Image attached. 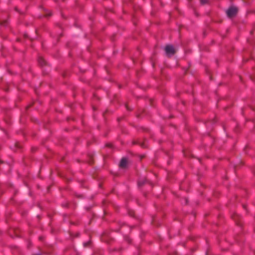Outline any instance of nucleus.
<instances>
[{"label":"nucleus","instance_id":"obj_3","mask_svg":"<svg viewBox=\"0 0 255 255\" xmlns=\"http://www.w3.org/2000/svg\"><path fill=\"white\" fill-rule=\"evenodd\" d=\"M127 160L126 158H123L122 159L120 163V166L122 168H125L127 165Z\"/></svg>","mask_w":255,"mask_h":255},{"label":"nucleus","instance_id":"obj_9","mask_svg":"<svg viewBox=\"0 0 255 255\" xmlns=\"http://www.w3.org/2000/svg\"><path fill=\"white\" fill-rule=\"evenodd\" d=\"M185 201H186V203H187V199H185Z\"/></svg>","mask_w":255,"mask_h":255},{"label":"nucleus","instance_id":"obj_7","mask_svg":"<svg viewBox=\"0 0 255 255\" xmlns=\"http://www.w3.org/2000/svg\"><path fill=\"white\" fill-rule=\"evenodd\" d=\"M236 216H237V215H236V214H235L234 215H233V216H232V218H233L235 220H236Z\"/></svg>","mask_w":255,"mask_h":255},{"label":"nucleus","instance_id":"obj_2","mask_svg":"<svg viewBox=\"0 0 255 255\" xmlns=\"http://www.w3.org/2000/svg\"><path fill=\"white\" fill-rule=\"evenodd\" d=\"M166 54L168 55H173L175 53L174 47L171 45H167L164 48Z\"/></svg>","mask_w":255,"mask_h":255},{"label":"nucleus","instance_id":"obj_6","mask_svg":"<svg viewBox=\"0 0 255 255\" xmlns=\"http://www.w3.org/2000/svg\"><path fill=\"white\" fill-rule=\"evenodd\" d=\"M207 0H200V2L202 4H205V3H207Z\"/></svg>","mask_w":255,"mask_h":255},{"label":"nucleus","instance_id":"obj_1","mask_svg":"<svg viewBox=\"0 0 255 255\" xmlns=\"http://www.w3.org/2000/svg\"><path fill=\"white\" fill-rule=\"evenodd\" d=\"M238 12V9L234 6L229 7L226 11V13L229 17H232L235 16Z\"/></svg>","mask_w":255,"mask_h":255},{"label":"nucleus","instance_id":"obj_8","mask_svg":"<svg viewBox=\"0 0 255 255\" xmlns=\"http://www.w3.org/2000/svg\"><path fill=\"white\" fill-rule=\"evenodd\" d=\"M127 240L128 243H130V240L128 238Z\"/></svg>","mask_w":255,"mask_h":255},{"label":"nucleus","instance_id":"obj_4","mask_svg":"<svg viewBox=\"0 0 255 255\" xmlns=\"http://www.w3.org/2000/svg\"><path fill=\"white\" fill-rule=\"evenodd\" d=\"M147 182V180L146 178H140L138 181V185L139 186H141Z\"/></svg>","mask_w":255,"mask_h":255},{"label":"nucleus","instance_id":"obj_10","mask_svg":"<svg viewBox=\"0 0 255 255\" xmlns=\"http://www.w3.org/2000/svg\"><path fill=\"white\" fill-rule=\"evenodd\" d=\"M108 146H109L110 147H111V144H108Z\"/></svg>","mask_w":255,"mask_h":255},{"label":"nucleus","instance_id":"obj_5","mask_svg":"<svg viewBox=\"0 0 255 255\" xmlns=\"http://www.w3.org/2000/svg\"><path fill=\"white\" fill-rule=\"evenodd\" d=\"M38 61L41 66H43L45 63V60L42 57H39Z\"/></svg>","mask_w":255,"mask_h":255}]
</instances>
